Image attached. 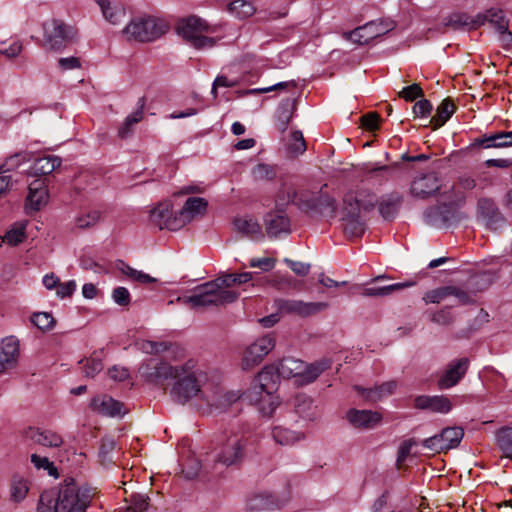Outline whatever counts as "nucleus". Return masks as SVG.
<instances>
[{"instance_id":"obj_1","label":"nucleus","mask_w":512,"mask_h":512,"mask_svg":"<svg viewBox=\"0 0 512 512\" xmlns=\"http://www.w3.org/2000/svg\"><path fill=\"white\" fill-rule=\"evenodd\" d=\"M91 499L90 489L68 478L57 492L47 490L40 495L37 512H86Z\"/></svg>"},{"instance_id":"obj_2","label":"nucleus","mask_w":512,"mask_h":512,"mask_svg":"<svg viewBox=\"0 0 512 512\" xmlns=\"http://www.w3.org/2000/svg\"><path fill=\"white\" fill-rule=\"evenodd\" d=\"M331 365L332 361L328 358H322L307 364L300 359L284 357L275 366H267L266 368L273 369L272 379L274 378V372H276L279 377L295 378L297 383L305 385L315 381Z\"/></svg>"},{"instance_id":"obj_3","label":"nucleus","mask_w":512,"mask_h":512,"mask_svg":"<svg viewBox=\"0 0 512 512\" xmlns=\"http://www.w3.org/2000/svg\"><path fill=\"white\" fill-rule=\"evenodd\" d=\"M239 293L234 290L219 289L214 280L198 285L190 296L178 297L177 302L191 309L218 307L235 302Z\"/></svg>"},{"instance_id":"obj_4","label":"nucleus","mask_w":512,"mask_h":512,"mask_svg":"<svg viewBox=\"0 0 512 512\" xmlns=\"http://www.w3.org/2000/svg\"><path fill=\"white\" fill-rule=\"evenodd\" d=\"M191 366V361H186L180 365H171L159 358H149L140 365L138 372L146 382L164 386L167 381L176 379L178 373L189 369Z\"/></svg>"},{"instance_id":"obj_5","label":"nucleus","mask_w":512,"mask_h":512,"mask_svg":"<svg viewBox=\"0 0 512 512\" xmlns=\"http://www.w3.org/2000/svg\"><path fill=\"white\" fill-rule=\"evenodd\" d=\"M215 29L208 25L207 22L199 17L190 16L178 22L177 32L191 46L196 49L211 48L215 45L216 40L209 37Z\"/></svg>"},{"instance_id":"obj_6","label":"nucleus","mask_w":512,"mask_h":512,"mask_svg":"<svg viewBox=\"0 0 512 512\" xmlns=\"http://www.w3.org/2000/svg\"><path fill=\"white\" fill-rule=\"evenodd\" d=\"M272 370V368H264L258 374V384L246 394V397L251 402L255 401L258 403L259 410L264 416H271L279 405L278 397L272 394L275 389V381L272 380Z\"/></svg>"},{"instance_id":"obj_7","label":"nucleus","mask_w":512,"mask_h":512,"mask_svg":"<svg viewBox=\"0 0 512 512\" xmlns=\"http://www.w3.org/2000/svg\"><path fill=\"white\" fill-rule=\"evenodd\" d=\"M167 30L168 26L163 20L146 16L132 19L124 28L123 33L128 40L151 42L160 38Z\"/></svg>"},{"instance_id":"obj_8","label":"nucleus","mask_w":512,"mask_h":512,"mask_svg":"<svg viewBox=\"0 0 512 512\" xmlns=\"http://www.w3.org/2000/svg\"><path fill=\"white\" fill-rule=\"evenodd\" d=\"M249 439V435L243 431L230 432L228 435H224V438L220 441L221 446L216 461L225 466L241 463L246 455Z\"/></svg>"},{"instance_id":"obj_9","label":"nucleus","mask_w":512,"mask_h":512,"mask_svg":"<svg viewBox=\"0 0 512 512\" xmlns=\"http://www.w3.org/2000/svg\"><path fill=\"white\" fill-rule=\"evenodd\" d=\"M361 196L356 192H349L344 196L341 220L344 232L351 237H359L364 233L365 226L362 221L363 209L360 201Z\"/></svg>"},{"instance_id":"obj_10","label":"nucleus","mask_w":512,"mask_h":512,"mask_svg":"<svg viewBox=\"0 0 512 512\" xmlns=\"http://www.w3.org/2000/svg\"><path fill=\"white\" fill-rule=\"evenodd\" d=\"M44 45L54 51H59L71 43L76 37L72 26L59 19H50L44 22Z\"/></svg>"},{"instance_id":"obj_11","label":"nucleus","mask_w":512,"mask_h":512,"mask_svg":"<svg viewBox=\"0 0 512 512\" xmlns=\"http://www.w3.org/2000/svg\"><path fill=\"white\" fill-rule=\"evenodd\" d=\"M188 361L192 362V366L189 369H185V371L178 373L176 382L171 390L173 398L182 404L186 403L200 392L196 361L193 359H189Z\"/></svg>"},{"instance_id":"obj_12","label":"nucleus","mask_w":512,"mask_h":512,"mask_svg":"<svg viewBox=\"0 0 512 512\" xmlns=\"http://www.w3.org/2000/svg\"><path fill=\"white\" fill-rule=\"evenodd\" d=\"M464 431L461 427H447L442 429L439 434L426 438L422 441V446L434 453L446 452L456 448L463 439Z\"/></svg>"},{"instance_id":"obj_13","label":"nucleus","mask_w":512,"mask_h":512,"mask_svg":"<svg viewBox=\"0 0 512 512\" xmlns=\"http://www.w3.org/2000/svg\"><path fill=\"white\" fill-rule=\"evenodd\" d=\"M278 312L281 314H293L300 317H309L327 309L326 302H305L297 299L276 300Z\"/></svg>"},{"instance_id":"obj_14","label":"nucleus","mask_w":512,"mask_h":512,"mask_svg":"<svg viewBox=\"0 0 512 512\" xmlns=\"http://www.w3.org/2000/svg\"><path fill=\"white\" fill-rule=\"evenodd\" d=\"M275 347V338L270 335H264L255 340L244 352L242 367L248 370L261 363L263 358L269 354Z\"/></svg>"},{"instance_id":"obj_15","label":"nucleus","mask_w":512,"mask_h":512,"mask_svg":"<svg viewBox=\"0 0 512 512\" xmlns=\"http://www.w3.org/2000/svg\"><path fill=\"white\" fill-rule=\"evenodd\" d=\"M172 208L173 205L170 200H164L151 208L149 210L150 224L160 230H179L180 226L175 225V221L178 220V213H173Z\"/></svg>"},{"instance_id":"obj_16","label":"nucleus","mask_w":512,"mask_h":512,"mask_svg":"<svg viewBox=\"0 0 512 512\" xmlns=\"http://www.w3.org/2000/svg\"><path fill=\"white\" fill-rule=\"evenodd\" d=\"M393 28L392 23L383 21H371L351 32L345 33V37L357 44H367L371 40L380 37Z\"/></svg>"},{"instance_id":"obj_17","label":"nucleus","mask_w":512,"mask_h":512,"mask_svg":"<svg viewBox=\"0 0 512 512\" xmlns=\"http://www.w3.org/2000/svg\"><path fill=\"white\" fill-rule=\"evenodd\" d=\"M265 232L269 238H277L290 232V219L283 209H274L263 218Z\"/></svg>"},{"instance_id":"obj_18","label":"nucleus","mask_w":512,"mask_h":512,"mask_svg":"<svg viewBox=\"0 0 512 512\" xmlns=\"http://www.w3.org/2000/svg\"><path fill=\"white\" fill-rule=\"evenodd\" d=\"M49 194L45 179L37 178L28 185V194L25 202L27 213L39 211L48 202Z\"/></svg>"},{"instance_id":"obj_19","label":"nucleus","mask_w":512,"mask_h":512,"mask_svg":"<svg viewBox=\"0 0 512 512\" xmlns=\"http://www.w3.org/2000/svg\"><path fill=\"white\" fill-rule=\"evenodd\" d=\"M208 202L202 197H189L184 206L178 213V220L175 221L176 226H180V229L186 224L199 216H203L206 213Z\"/></svg>"},{"instance_id":"obj_20","label":"nucleus","mask_w":512,"mask_h":512,"mask_svg":"<svg viewBox=\"0 0 512 512\" xmlns=\"http://www.w3.org/2000/svg\"><path fill=\"white\" fill-rule=\"evenodd\" d=\"M476 21L478 22V27L485 23H490L496 31L501 34L503 42L506 41V39H512V33L508 29L509 22L502 10L494 8L489 9L482 14L476 15Z\"/></svg>"},{"instance_id":"obj_21","label":"nucleus","mask_w":512,"mask_h":512,"mask_svg":"<svg viewBox=\"0 0 512 512\" xmlns=\"http://www.w3.org/2000/svg\"><path fill=\"white\" fill-rule=\"evenodd\" d=\"M469 365L468 358L453 360L447 367L444 374L438 380L440 389H449L455 386L466 374Z\"/></svg>"},{"instance_id":"obj_22","label":"nucleus","mask_w":512,"mask_h":512,"mask_svg":"<svg viewBox=\"0 0 512 512\" xmlns=\"http://www.w3.org/2000/svg\"><path fill=\"white\" fill-rule=\"evenodd\" d=\"M491 184V180L484 174L478 176L477 179L469 176L462 175L459 177L457 183L452 187L454 198L456 201H464V193L473 190H483Z\"/></svg>"},{"instance_id":"obj_23","label":"nucleus","mask_w":512,"mask_h":512,"mask_svg":"<svg viewBox=\"0 0 512 512\" xmlns=\"http://www.w3.org/2000/svg\"><path fill=\"white\" fill-rule=\"evenodd\" d=\"M478 218L490 229H497L504 218L495 202L489 198L479 199L477 204Z\"/></svg>"},{"instance_id":"obj_24","label":"nucleus","mask_w":512,"mask_h":512,"mask_svg":"<svg viewBox=\"0 0 512 512\" xmlns=\"http://www.w3.org/2000/svg\"><path fill=\"white\" fill-rule=\"evenodd\" d=\"M439 188L440 184L437 175L435 173H428L412 181L410 192L414 197L424 199L434 194Z\"/></svg>"},{"instance_id":"obj_25","label":"nucleus","mask_w":512,"mask_h":512,"mask_svg":"<svg viewBox=\"0 0 512 512\" xmlns=\"http://www.w3.org/2000/svg\"><path fill=\"white\" fill-rule=\"evenodd\" d=\"M414 407L420 410L446 414L451 410L452 403L448 397L443 395H420L415 398Z\"/></svg>"},{"instance_id":"obj_26","label":"nucleus","mask_w":512,"mask_h":512,"mask_svg":"<svg viewBox=\"0 0 512 512\" xmlns=\"http://www.w3.org/2000/svg\"><path fill=\"white\" fill-rule=\"evenodd\" d=\"M346 417L351 425L359 429H373L382 420L381 414L371 410L350 409Z\"/></svg>"},{"instance_id":"obj_27","label":"nucleus","mask_w":512,"mask_h":512,"mask_svg":"<svg viewBox=\"0 0 512 512\" xmlns=\"http://www.w3.org/2000/svg\"><path fill=\"white\" fill-rule=\"evenodd\" d=\"M22 160H24V157H22L20 153H16L8 157L6 161L0 165V197L7 193L17 183V180L13 178V175L8 174V172L18 167Z\"/></svg>"},{"instance_id":"obj_28","label":"nucleus","mask_w":512,"mask_h":512,"mask_svg":"<svg viewBox=\"0 0 512 512\" xmlns=\"http://www.w3.org/2000/svg\"><path fill=\"white\" fill-rule=\"evenodd\" d=\"M91 407L94 411L109 417L125 414L123 404L108 395L97 396L92 399Z\"/></svg>"},{"instance_id":"obj_29","label":"nucleus","mask_w":512,"mask_h":512,"mask_svg":"<svg viewBox=\"0 0 512 512\" xmlns=\"http://www.w3.org/2000/svg\"><path fill=\"white\" fill-rule=\"evenodd\" d=\"M26 436L34 443L44 447L58 448L63 444L62 436L51 430H39L30 427Z\"/></svg>"},{"instance_id":"obj_30","label":"nucleus","mask_w":512,"mask_h":512,"mask_svg":"<svg viewBox=\"0 0 512 512\" xmlns=\"http://www.w3.org/2000/svg\"><path fill=\"white\" fill-rule=\"evenodd\" d=\"M19 359V340L14 336L6 337L2 340L0 360L12 369L16 367Z\"/></svg>"},{"instance_id":"obj_31","label":"nucleus","mask_w":512,"mask_h":512,"mask_svg":"<svg viewBox=\"0 0 512 512\" xmlns=\"http://www.w3.org/2000/svg\"><path fill=\"white\" fill-rule=\"evenodd\" d=\"M235 229L255 240H261L264 237L262 226L251 216L238 217L234 220Z\"/></svg>"},{"instance_id":"obj_32","label":"nucleus","mask_w":512,"mask_h":512,"mask_svg":"<svg viewBox=\"0 0 512 512\" xmlns=\"http://www.w3.org/2000/svg\"><path fill=\"white\" fill-rule=\"evenodd\" d=\"M273 440L281 446H293L305 438L304 433L277 425L272 428Z\"/></svg>"},{"instance_id":"obj_33","label":"nucleus","mask_w":512,"mask_h":512,"mask_svg":"<svg viewBox=\"0 0 512 512\" xmlns=\"http://www.w3.org/2000/svg\"><path fill=\"white\" fill-rule=\"evenodd\" d=\"M396 387L397 383L395 381H388L373 388L366 389L357 386L355 389L362 395L365 400L376 402L385 396L391 395L395 391Z\"/></svg>"},{"instance_id":"obj_34","label":"nucleus","mask_w":512,"mask_h":512,"mask_svg":"<svg viewBox=\"0 0 512 512\" xmlns=\"http://www.w3.org/2000/svg\"><path fill=\"white\" fill-rule=\"evenodd\" d=\"M453 217V212L446 205L432 207L425 212L426 222L435 227L449 225Z\"/></svg>"},{"instance_id":"obj_35","label":"nucleus","mask_w":512,"mask_h":512,"mask_svg":"<svg viewBox=\"0 0 512 512\" xmlns=\"http://www.w3.org/2000/svg\"><path fill=\"white\" fill-rule=\"evenodd\" d=\"M241 395L237 391H215L208 399L207 402L211 407L218 411H225L233 403L239 400Z\"/></svg>"},{"instance_id":"obj_36","label":"nucleus","mask_w":512,"mask_h":512,"mask_svg":"<svg viewBox=\"0 0 512 512\" xmlns=\"http://www.w3.org/2000/svg\"><path fill=\"white\" fill-rule=\"evenodd\" d=\"M145 106L144 98L138 101V108L136 111L128 115L121 126L118 128V136L122 139L130 137L134 131V126L139 123L143 118V109Z\"/></svg>"},{"instance_id":"obj_37","label":"nucleus","mask_w":512,"mask_h":512,"mask_svg":"<svg viewBox=\"0 0 512 512\" xmlns=\"http://www.w3.org/2000/svg\"><path fill=\"white\" fill-rule=\"evenodd\" d=\"M402 196L393 192L389 195H386L382 198L379 203V213L385 220H391L395 218L398 213L399 207L402 203Z\"/></svg>"},{"instance_id":"obj_38","label":"nucleus","mask_w":512,"mask_h":512,"mask_svg":"<svg viewBox=\"0 0 512 512\" xmlns=\"http://www.w3.org/2000/svg\"><path fill=\"white\" fill-rule=\"evenodd\" d=\"M104 18L113 25L119 24L125 17V10L109 0H96Z\"/></svg>"},{"instance_id":"obj_39","label":"nucleus","mask_w":512,"mask_h":512,"mask_svg":"<svg viewBox=\"0 0 512 512\" xmlns=\"http://www.w3.org/2000/svg\"><path fill=\"white\" fill-rule=\"evenodd\" d=\"M444 25L452 27L454 29L466 28L476 29L478 28V22L476 16L472 17L465 13H453L444 19Z\"/></svg>"},{"instance_id":"obj_40","label":"nucleus","mask_w":512,"mask_h":512,"mask_svg":"<svg viewBox=\"0 0 512 512\" xmlns=\"http://www.w3.org/2000/svg\"><path fill=\"white\" fill-rule=\"evenodd\" d=\"M252 278L253 274L251 272H243L238 274H224L214 279V281L219 289L231 290L230 288L232 286L247 283L252 280Z\"/></svg>"},{"instance_id":"obj_41","label":"nucleus","mask_w":512,"mask_h":512,"mask_svg":"<svg viewBox=\"0 0 512 512\" xmlns=\"http://www.w3.org/2000/svg\"><path fill=\"white\" fill-rule=\"evenodd\" d=\"M61 158L55 155H47L36 159L32 170L35 174L48 175L61 165Z\"/></svg>"},{"instance_id":"obj_42","label":"nucleus","mask_w":512,"mask_h":512,"mask_svg":"<svg viewBox=\"0 0 512 512\" xmlns=\"http://www.w3.org/2000/svg\"><path fill=\"white\" fill-rule=\"evenodd\" d=\"M311 208L326 218L336 216L335 201L329 195H320L314 199Z\"/></svg>"},{"instance_id":"obj_43","label":"nucleus","mask_w":512,"mask_h":512,"mask_svg":"<svg viewBox=\"0 0 512 512\" xmlns=\"http://www.w3.org/2000/svg\"><path fill=\"white\" fill-rule=\"evenodd\" d=\"M455 106L449 99H444L437 107L436 115L431 118L430 123L433 129H437L445 124V122L453 115Z\"/></svg>"},{"instance_id":"obj_44","label":"nucleus","mask_w":512,"mask_h":512,"mask_svg":"<svg viewBox=\"0 0 512 512\" xmlns=\"http://www.w3.org/2000/svg\"><path fill=\"white\" fill-rule=\"evenodd\" d=\"M412 285V282H402L381 287H369L363 290L362 295L368 297H384L392 294L395 291L410 287Z\"/></svg>"},{"instance_id":"obj_45","label":"nucleus","mask_w":512,"mask_h":512,"mask_svg":"<svg viewBox=\"0 0 512 512\" xmlns=\"http://www.w3.org/2000/svg\"><path fill=\"white\" fill-rule=\"evenodd\" d=\"M228 11L239 19L251 17L256 8L253 3L247 0H234L228 5Z\"/></svg>"},{"instance_id":"obj_46","label":"nucleus","mask_w":512,"mask_h":512,"mask_svg":"<svg viewBox=\"0 0 512 512\" xmlns=\"http://www.w3.org/2000/svg\"><path fill=\"white\" fill-rule=\"evenodd\" d=\"M496 439L503 456L512 460V428L500 429L496 434Z\"/></svg>"},{"instance_id":"obj_47","label":"nucleus","mask_w":512,"mask_h":512,"mask_svg":"<svg viewBox=\"0 0 512 512\" xmlns=\"http://www.w3.org/2000/svg\"><path fill=\"white\" fill-rule=\"evenodd\" d=\"M273 505L272 497L269 494H255L247 500L246 506L251 511L269 509Z\"/></svg>"},{"instance_id":"obj_48","label":"nucleus","mask_w":512,"mask_h":512,"mask_svg":"<svg viewBox=\"0 0 512 512\" xmlns=\"http://www.w3.org/2000/svg\"><path fill=\"white\" fill-rule=\"evenodd\" d=\"M288 152L297 156L302 154L306 150V144L301 131H293L290 134L289 140L286 144Z\"/></svg>"},{"instance_id":"obj_49","label":"nucleus","mask_w":512,"mask_h":512,"mask_svg":"<svg viewBox=\"0 0 512 512\" xmlns=\"http://www.w3.org/2000/svg\"><path fill=\"white\" fill-rule=\"evenodd\" d=\"M100 220V212L98 210H88L79 214L75 219L76 227L87 229L96 225Z\"/></svg>"},{"instance_id":"obj_50","label":"nucleus","mask_w":512,"mask_h":512,"mask_svg":"<svg viewBox=\"0 0 512 512\" xmlns=\"http://www.w3.org/2000/svg\"><path fill=\"white\" fill-rule=\"evenodd\" d=\"M116 442L113 438L107 437L103 438L100 449H99V459L102 465L106 466L113 463V451L115 450Z\"/></svg>"},{"instance_id":"obj_51","label":"nucleus","mask_w":512,"mask_h":512,"mask_svg":"<svg viewBox=\"0 0 512 512\" xmlns=\"http://www.w3.org/2000/svg\"><path fill=\"white\" fill-rule=\"evenodd\" d=\"M252 177L256 181H269L276 177V169L274 166L260 163L252 168Z\"/></svg>"},{"instance_id":"obj_52","label":"nucleus","mask_w":512,"mask_h":512,"mask_svg":"<svg viewBox=\"0 0 512 512\" xmlns=\"http://www.w3.org/2000/svg\"><path fill=\"white\" fill-rule=\"evenodd\" d=\"M31 322L42 331H49L55 326V319L48 312H36L31 316Z\"/></svg>"},{"instance_id":"obj_53","label":"nucleus","mask_w":512,"mask_h":512,"mask_svg":"<svg viewBox=\"0 0 512 512\" xmlns=\"http://www.w3.org/2000/svg\"><path fill=\"white\" fill-rule=\"evenodd\" d=\"M28 490L29 489L26 480L19 476L13 477L10 491L11 498L14 501H22L26 497Z\"/></svg>"},{"instance_id":"obj_54","label":"nucleus","mask_w":512,"mask_h":512,"mask_svg":"<svg viewBox=\"0 0 512 512\" xmlns=\"http://www.w3.org/2000/svg\"><path fill=\"white\" fill-rule=\"evenodd\" d=\"M138 349L146 354H158L168 349L166 342H155L150 340H141L137 343Z\"/></svg>"},{"instance_id":"obj_55","label":"nucleus","mask_w":512,"mask_h":512,"mask_svg":"<svg viewBox=\"0 0 512 512\" xmlns=\"http://www.w3.org/2000/svg\"><path fill=\"white\" fill-rule=\"evenodd\" d=\"M293 405L297 414L301 417H308L307 412L312 406V400L307 395L299 394L294 398Z\"/></svg>"},{"instance_id":"obj_56","label":"nucleus","mask_w":512,"mask_h":512,"mask_svg":"<svg viewBox=\"0 0 512 512\" xmlns=\"http://www.w3.org/2000/svg\"><path fill=\"white\" fill-rule=\"evenodd\" d=\"M31 462L37 469L47 470L50 476H57V468L47 457H42L37 454L31 455Z\"/></svg>"},{"instance_id":"obj_57","label":"nucleus","mask_w":512,"mask_h":512,"mask_svg":"<svg viewBox=\"0 0 512 512\" xmlns=\"http://www.w3.org/2000/svg\"><path fill=\"white\" fill-rule=\"evenodd\" d=\"M400 98H403L406 101H413L418 97L423 96V89L419 84L414 83L412 85L404 87L399 93Z\"/></svg>"},{"instance_id":"obj_58","label":"nucleus","mask_w":512,"mask_h":512,"mask_svg":"<svg viewBox=\"0 0 512 512\" xmlns=\"http://www.w3.org/2000/svg\"><path fill=\"white\" fill-rule=\"evenodd\" d=\"M276 260L271 257L252 258L249 261V266L259 268L264 272L270 271L275 267Z\"/></svg>"},{"instance_id":"obj_59","label":"nucleus","mask_w":512,"mask_h":512,"mask_svg":"<svg viewBox=\"0 0 512 512\" xmlns=\"http://www.w3.org/2000/svg\"><path fill=\"white\" fill-rule=\"evenodd\" d=\"M22 51V45L20 42L14 41L9 45L6 43L0 44V54L4 55L8 59L17 57Z\"/></svg>"},{"instance_id":"obj_60","label":"nucleus","mask_w":512,"mask_h":512,"mask_svg":"<svg viewBox=\"0 0 512 512\" xmlns=\"http://www.w3.org/2000/svg\"><path fill=\"white\" fill-rule=\"evenodd\" d=\"M112 299L120 306H128L130 304V293L125 287H117L112 292Z\"/></svg>"},{"instance_id":"obj_61","label":"nucleus","mask_w":512,"mask_h":512,"mask_svg":"<svg viewBox=\"0 0 512 512\" xmlns=\"http://www.w3.org/2000/svg\"><path fill=\"white\" fill-rule=\"evenodd\" d=\"M284 262L289 266V268L299 276H306L311 268L309 263H304L300 261H293L291 259L285 258Z\"/></svg>"},{"instance_id":"obj_62","label":"nucleus","mask_w":512,"mask_h":512,"mask_svg":"<svg viewBox=\"0 0 512 512\" xmlns=\"http://www.w3.org/2000/svg\"><path fill=\"white\" fill-rule=\"evenodd\" d=\"M433 109L432 104L427 99L417 101L413 106V113L417 117H427Z\"/></svg>"},{"instance_id":"obj_63","label":"nucleus","mask_w":512,"mask_h":512,"mask_svg":"<svg viewBox=\"0 0 512 512\" xmlns=\"http://www.w3.org/2000/svg\"><path fill=\"white\" fill-rule=\"evenodd\" d=\"M77 284L75 280H69L64 283H60L56 290V295L59 298L70 297L76 291Z\"/></svg>"},{"instance_id":"obj_64","label":"nucleus","mask_w":512,"mask_h":512,"mask_svg":"<svg viewBox=\"0 0 512 512\" xmlns=\"http://www.w3.org/2000/svg\"><path fill=\"white\" fill-rule=\"evenodd\" d=\"M148 506L147 498L144 496H136L133 504L121 512H145Z\"/></svg>"}]
</instances>
